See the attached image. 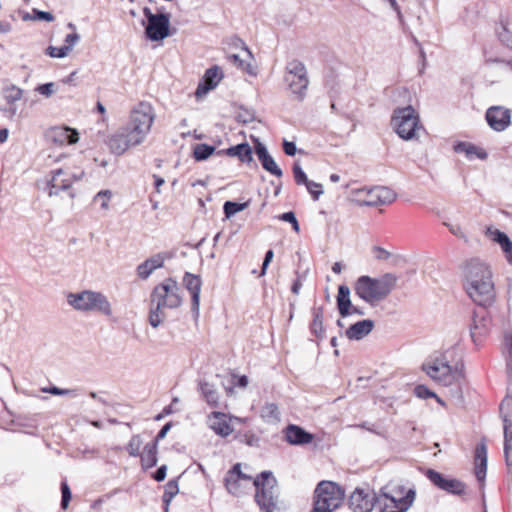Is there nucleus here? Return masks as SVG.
<instances>
[{"instance_id":"nucleus-1","label":"nucleus","mask_w":512,"mask_h":512,"mask_svg":"<svg viewBox=\"0 0 512 512\" xmlns=\"http://www.w3.org/2000/svg\"><path fill=\"white\" fill-rule=\"evenodd\" d=\"M464 288L468 296L478 305L486 306L495 297L492 272L487 263L473 258L463 266Z\"/></svg>"},{"instance_id":"nucleus-2","label":"nucleus","mask_w":512,"mask_h":512,"mask_svg":"<svg viewBox=\"0 0 512 512\" xmlns=\"http://www.w3.org/2000/svg\"><path fill=\"white\" fill-rule=\"evenodd\" d=\"M182 303L180 288L177 282L171 278L157 285L150 295L149 324L157 328L164 321V308L175 309Z\"/></svg>"},{"instance_id":"nucleus-3","label":"nucleus","mask_w":512,"mask_h":512,"mask_svg":"<svg viewBox=\"0 0 512 512\" xmlns=\"http://www.w3.org/2000/svg\"><path fill=\"white\" fill-rule=\"evenodd\" d=\"M398 278L386 273L379 278L360 276L354 285L355 294L366 303L374 306L387 298L395 288Z\"/></svg>"},{"instance_id":"nucleus-4","label":"nucleus","mask_w":512,"mask_h":512,"mask_svg":"<svg viewBox=\"0 0 512 512\" xmlns=\"http://www.w3.org/2000/svg\"><path fill=\"white\" fill-rule=\"evenodd\" d=\"M422 369L434 382L444 387L458 383L464 378L463 362L451 365L446 354L428 359L423 363Z\"/></svg>"},{"instance_id":"nucleus-5","label":"nucleus","mask_w":512,"mask_h":512,"mask_svg":"<svg viewBox=\"0 0 512 512\" xmlns=\"http://www.w3.org/2000/svg\"><path fill=\"white\" fill-rule=\"evenodd\" d=\"M414 489L406 490L403 485L394 481L381 488L377 502L381 512H406L415 500Z\"/></svg>"},{"instance_id":"nucleus-6","label":"nucleus","mask_w":512,"mask_h":512,"mask_svg":"<svg viewBox=\"0 0 512 512\" xmlns=\"http://www.w3.org/2000/svg\"><path fill=\"white\" fill-rule=\"evenodd\" d=\"M67 303L76 311L112 315V306L106 295L94 290H83L67 295Z\"/></svg>"},{"instance_id":"nucleus-7","label":"nucleus","mask_w":512,"mask_h":512,"mask_svg":"<svg viewBox=\"0 0 512 512\" xmlns=\"http://www.w3.org/2000/svg\"><path fill=\"white\" fill-rule=\"evenodd\" d=\"M255 487V501L263 512H274L277 503L279 491L277 480L270 471L261 472L252 482Z\"/></svg>"},{"instance_id":"nucleus-8","label":"nucleus","mask_w":512,"mask_h":512,"mask_svg":"<svg viewBox=\"0 0 512 512\" xmlns=\"http://www.w3.org/2000/svg\"><path fill=\"white\" fill-rule=\"evenodd\" d=\"M345 492L331 481L320 482L314 491V504L311 512H333L344 500Z\"/></svg>"},{"instance_id":"nucleus-9","label":"nucleus","mask_w":512,"mask_h":512,"mask_svg":"<svg viewBox=\"0 0 512 512\" xmlns=\"http://www.w3.org/2000/svg\"><path fill=\"white\" fill-rule=\"evenodd\" d=\"M391 123L395 132L403 140H412L422 128L418 113L412 106L397 108L394 110Z\"/></svg>"},{"instance_id":"nucleus-10","label":"nucleus","mask_w":512,"mask_h":512,"mask_svg":"<svg viewBox=\"0 0 512 512\" xmlns=\"http://www.w3.org/2000/svg\"><path fill=\"white\" fill-rule=\"evenodd\" d=\"M153 107L147 102L138 103L131 111L126 127L142 142L148 135L154 122Z\"/></svg>"},{"instance_id":"nucleus-11","label":"nucleus","mask_w":512,"mask_h":512,"mask_svg":"<svg viewBox=\"0 0 512 512\" xmlns=\"http://www.w3.org/2000/svg\"><path fill=\"white\" fill-rule=\"evenodd\" d=\"M285 82L298 101L306 97L309 86L307 69L303 62L293 59L285 67Z\"/></svg>"},{"instance_id":"nucleus-12","label":"nucleus","mask_w":512,"mask_h":512,"mask_svg":"<svg viewBox=\"0 0 512 512\" xmlns=\"http://www.w3.org/2000/svg\"><path fill=\"white\" fill-rule=\"evenodd\" d=\"M147 18L145 33L152 41H160L169 35L170 17L168 14H153L149 8L144 9Z\"/></svg>"},{"instance_id":"nucleus-13","label":"nucleus","mask_w":512,"mask_h":512,"mask_svg":"<svg viewBox=\"0 0 512 512\" xmlns=\"http://www.w3.org/2000/svg\"><path fill=\"white\" fill-rule=\"evenodd\" d=\"M143 143L126 126L121 127L107 140L111 153L115 155L124 154L129 148Z\"/></svg>"},{"instance_id":"nucleus-14","label":"nucleus","mask_w":512,"mask_h":512,"mask_svg":"<svg viewBox=\"0 0 512 512\" xmlns=\"http://www.w3.org/2000/svg\"><path fill=\"white\" fill-rule=\"evenodd\" d=\"M51 173L52 178L45 187L48 190L49 196L58 195L60 191H68L73 182L81 179L84 174L81 171L79 175H76L62 168L52 170Z\"/></svg>"},{"instance_id":"nucleus-15","label":"nucleus","mask_w":512,"mask_h":512,"mask_svg":"<svg viewBox=\"0 0 512 512\" xmlns=\"http://www.w3.org/2000/svg\"><path fill=\"white\" fill-rule=\"evenodd\" d=\"M378 496L369 489L356 488L349 497V507L355 512H370L377 502Z\"/></svg>"},{"instance_id":"nucleus-16","label":"nucleus","mask_w":512,"mask_h":512,"mask_svg":"<svg viewBox=\"0 0 512 512\" xmlns=\"http://www.w3.org/2000/svg\"><path fill=\"white\" fill-rule=\"evenodd\" d=\"M364 193L365 197L361 203L365 206H379L392 203L396 199V194L389 188L384 186H377L368 190H360Z\"/></svg>"},{"instance_id":"nucleus-17","label":"nucleus","mask_w":512,"mask_h":512,"mask_svg":"<svg viewBox=\"0 0 512 512\" xmlns=\"http://www.w3.org/2000/svg\"><path fill=\"white\" fill-rule=\"evenodd\" d=\"M45 138L48 142L59 146L75 144L79 140L77 130L67 126H55L46 130Z\"/></svg>"},{"instance_id":"nucleus-18","label":"nucleus","mask_w":512,"mask_h":512,"mask_svg":"<svg viewBox=\"0 0 512 512\" xmlns=\"http://www.w3.org/2000/svg\"><path fill=\"white\" fill-rule=\"evenodd\" d=\"M486 120L489 126L497 131H504L511 123V112L502 106H492L486 111Z\"/></svg>"},{"instance_id":"nucleus-19","label":"nucleus","mask_w":512,"mask_h":512,"mask_svg":"<svg viewBox=\"0 0 512 512\" xmlns=\"http://www.w3.org/2000/svg\"><path fill=\"white\" fill-rule=\"evenodd\" d=\"M426 476L441 490L455 495H459L464 492L465 485L457 479L445 478L441 473L432 469L427 471Z\"/></svg>"},{"instance_id":"nucleus-20","label":"nucleus","mask_w":512,"mask_h":512,"mask_svg":"<svg viewBox=\"0 0 512 512\" xmlns=\"http://www.w3.org/2000/svg\"><path fill=\"white\" fill-rule=\"evenodd\" d=\"M183 283L186 289L191 293L192 303L191 310L195 319L199 316L200 291L202 281L200 276L191 273H185Z\"/></svg>"},{"instance_id":"nucleus-21","label":"nucleus","mask_w":512,"mask_h":512,"mask_svg":"<svg viewBox=\"0 0 512 512\" xmlns=\"http://www.w3.org/2000/svg\"><path fill=\"white\" fill-rule=\"evenodd\" d=\"M254 151L261 162L262 167L267 172L276 177H281L283 175L282 170L278 167L273 157L268 153L266 146L259 139H254Z\"/></svg>"},{"instance_id":"nucleus-22","label":"nucleus","mask_w":512,"mask_h":512,"mask_svg":"<svg viewBox=\"0 0 512 512\" xmlns=\"http://www.w3.org/2000/svg\"><path fill=\"white\" fill-rule=\"evenodd\" d=\"M223 78V73L218 66H213L206 70L203 82L199 83L195 95L197 98L204 96L209 90L214 89Z\"/></svg>"},{"instance_id":"nucleus-23","label":"nucleus","mask_w":512,"mask_h":512,"mask_svg":"<svg viewBox=\"0 0 512 512\" xmlns=\"http://www.w3.org/2000/svg\"><path fill=\"white\" fill-rule=\"evenodd\" d=\"M208 426L219 436L227 437L233 432L229 417L222 412H212L207 419Z\"/></svg>"},{"instance_id":"nucleus-24","label":"nucleus","mask_w":512,"mask_h":512,"mask_svg":"<svg viewBox=\"0 0 512 512\" xmlns=\"http://www.w3.org/2000/svg\"><path fill=\"white\" fill-rule=\"evenodd\" d=\"M285 440L291 445H305L313 441V434L307 432L302 427L289 424L284 430Z\"/></svg>"},{"instance_id":"nucleus-25","label":"nucleus","mask_w":512,"mask_h":512,"mask_svg":"<svg viewBox=\"0 0 512 512\" xmlns=\"http://www.w3.org/2000/svg\"><path fill=\"white\" fill-rule=\"evenodd\" d=\"M374 328V321L364 319L352 324L346 331L345 335L350 340H361L367 336Z\"/></svg>"},{"instance_id":"nucleus-26","label":"nucleus","mask_w":512,"mask_h":512,"mask_svg":"<svg viewBox=\"0 0 512 512\" xmlns=\"http://www.w3.org/2000/svg\"><path fill=\"white\" fill-rule=\"evenodd\" d=\"M163 264V256L161 254H156L137 266V275L140 279L145 280L153 273L154 270L161 268Z\"/></svg>"},{"instance_id":"nucleus-27","label":"nucleus","mask_w":512,"mask_h":512,"mask_svg":"<svg viewBox=\"0 0 512 512\" xmlns=\"http://www.w3.org/2000/svg\"><path fill=\"white\" fill-rule=\"evenodd\" d=\"M216 154L238 157L243 163H251L253 161L252 149L247 143H241L226 150H219Z\"/></svg>"},{"instance_id":"nucleus-28","label":"nucleus","mask_w":512,"mask_h":512,"mask_svg":"<svg viewBox=\"0 0 512 512\" xmlns=\"http://www.w3.org/2000/svg\"><path fill=\"white\" fill-rule=\"evenodd\" d=\"M240 475V463H237L228 472L225 478V485L229 493L234 496H239L243 493L242 482Z\"/></svg>"},{"instance_id":"nucleus-29","label":"nucleus","mask_w":512,"mask_h":512,"mask_svg":"<svg viewBox=\"0 0 512 512\" xmlns=\"http://www.w3.org/2000/svg\"><path fill=\"white\" fill-rule=\"evenodd\" d=\"M487 470V447L485 443H479L475 449V475L479 481H483Z\"/></svg>"},{"instance_id":"nucleus-30","label":"nucleus","mask_w":512,"mask_h":512,"mask_svg":"<svg viewBox=\"0 0 512 512\" xmlns=\"http://www.w3.org/2000/svg\"><path fill=\"white\" fill-rule=\"evenodd\" d=\"M454 151L456 153H464L469 160L474 158L485 160L488 157L487 152L483 148L469 142H458L454 145Z\"/></svg>"},{"instance_id":"nucleus-31","label":"nucleus","mask_w":512,"mask_h":512,"mask_svg":"<svg viewBox=\"0 0 512 512\" xmlns=\"http://www.w3.org/2000/svg\"><path fill=\"white\" fill-rule=\"evenodd\" d=\"M337 308L342 318L348 317L352 314L351 307L352 303L350 300V289L346 285H340L338 287L337 294Z\"/></svg>"},{"instance_id":"nucleus-32","label":"nucleus","mask_w":512,"mask_h":512,"mask_svg":"<svg viewBox=\"0 0 512 512\" xmlns=\"http://www.w3.org/2000/svg\"><path fill=\"white\" fill-rule=\"evenodd\" d=\"M198 390L200 391L202 398L210 407H218L220 395L214 384L207 381H200L198 384Z\"/></svg>"},{"instance_id":"nucleus-33","label":"nucleus","mask_w":512,"mask_h":512,"mask_svg":"<svg viewBox=\"0 0 512 512\" xmlns=\"http://www.w3.org/2000/svg\"><path fill=\"white\" fill-rule=\"evenodd\" d=\"M141 464L144 469H150L157 464V443L152 442L145 445L143 453L140 454Z\"/></svg>"},{"instance_id":"nucleus-34","label":"nucleus","mask_w":512,"mask_h":512,"mask_svg":"<svg viewBox=\"0 0 512 512\" xmlns=\"http://www.w3.org/2000/svg\"><path fill=\"white\" fill-rule=\"evenodd\" d=\"M486 235L489 236L494 242L498 243L501 246L503 252L511 249L512 241L504 232L498 229H493L492 227H488L486 229Z\"/></svg>"},{"instance_id":"nucleus-35","label":"nucleus","mask_w":512,"mask_h":512,"mask_svg":"<svg viewBox=\"0 0 512 512\" xmlns=\"http://www.w3.org/2000/svg\"><path fill=\"white\" fill-rule=\"evenodd\" d=\"M293 175L295 182L298 185H305L307 190H311V187L321 188V184L308 180L298 161L293 165Z\"/></svg>"},{"instance_id":"nucleus-36","label":"nucleus","mask_w":512,"mask_h":512,"mask_svg":"<svg viewBox=\"0 0 512 512\" xmlns=\"http://www.w3.org/2000/svg\"><path fill=\"white\" fill-rule=\"evenodd\" d=\"M67 27L72 30L71 33L67 34L64 39V45L60 54H69L73 47L79 42L80 35L76 32V26L73 23H68Z\"/></svg>"},{"instance_id":"nucleus-37","label":"nucleus","mask_w":512,"mask_h":512,"mask_svg":"<svg viewBox=\"0 0 512 512\" xmlns=\"http://www.w3.org/2000/svg\"><path fill=\"white\" fill-rule=\"evenodd\" d=\"M261 417L268 423L280 421V412L275 403H266L261 410Z\"/></svg>"},{"instance_id":"nucleus-38","label":"nucleus","mask_w":512,"mask_h":512,"mask_svg":"<svg viewBox=\"0 0 512 512\" xmlns=\"http://www.w3.org/2000/svg\"><path fill=\"white\" fill-rule=\"evenodd\" d=\"M311 332L318 338L323 337V309L321 307L313 310V320L311 323Z\"/></svg>"},{"instance_id":"nucleus-39","label":"nucleus","mask_w":512,"mask_h":512,"mask_svg":"<svg viewBox=\"0 0 512 512\" xmlns=\"http://www.w3.org/2000/svg\"><path fill=\"white\" fill-rule=\"evenodd\" d=\"M216 152V148L207 144H196L193 149V156L197 161H204Z\"/></svg>"},{"instance_id":"nucleus-40","label":"nucleus","mask_w":512,"mask_h":512,"mask_svg":"<svg viewBox=\"0 0 512 512\" xmlns=\"http://www.w3.org/2000/svg\"><path fill=\"white\" fill-rule=\"evenodd\" d=\"M23 90L15 85H8L3 88V97L9 104H14L16 101L21 100Z\"/></svg>"},{"instance_id":"nucleus-41","label":"nucleus","mask_w":512,"mask_h":512,"mask_svg":"<svg viewBox=\"0 0 512 512\" xmlns=\"http://www.w3.org/2000/svg\"><path fill=\"white\" fill-rule=\"evenodd\" d=\"M248 207V202L237 203L232 201H226L223 206L224 214L226 218H230L236 213L245 210Z\"/></svg>"},{"instance_id":"nucleus-42","label":"nucleus","mask_w":512,"mask_h":512,"mask_svg":"<svg viewBox=\"0 0 512 512\" xmlns=\"http://www.w3.org/2000/svg\"><path fill=\"white\" fill-rule=\"evenodd\" d=\"M179 492L178 482L176 480H170L165 485V491L163 495V502L166 506V509L168 508L169 503L171 502L172 498L177 495Z\"/></svg>"},{"instance_id":"nucleus-43","label":"nucleus","mask_w":512,"mask_h":512,"mask_svg":"<svg viewBox=\"0 0 512 512\" xmlns=\"http://www.w3.org/2000/svg\"><path fill=\"white\" fill-rule=\"evenodd\" d=\"M143 445V441L140 435H133L126 446V450L132 457L140 456V449Z\"/></svg>"},{"instance_id":"nucleus-44","label":"nucleus","mask_w":512,"mask_h":512,"mask_svg":"<svg viewBox=\"0 0 512 512\" xmlns=\"http://www.w3.org/2000/svg\"><path fill=\"white\" fill-rule=\"evenodd\" d=\"M112 197V192L110 190H101L94 196V202L100 203V206L103 210H107L109 208V201Z\"/></svg>"},{"instance_id":"nucleus-45","label":"nucleus","mask_w":512,"mask_h":512,"mask_svg":"<svg viewBox=\"0 0 512 512\" xmlns=\"http://www.w3.org/2000/svg\"><path fill=\"white\" fill-rule=\"evenodd\" d=\"M41 391L44 393H50L52 395H58V396H71V397L77 396V391L75 389H62V388H58L56 386H51L48 388H41Z\"/></svg>"},{"instance_id":"nucleus-46","label":"nucleus","mask_w":512,"mask_h":512,"mask_svg":"<svg viewBox=\"0 0 512 512\" xmlns=\"http://www.w3.org/2000/svg\"><path fill=\"white\" fill-rule=\"evenodd\" d=\"M61 494H62L61 508L65 510L68 508L70 500L72 498V493H71L70 487L66 481H63L61 483Z\"/></svg>"},{"instance_id":"nucleus-47","label":"nucleus","mask_w":512,"mask_h":512,"mask_svg":"<svg viewBox=\"0 0 512 512\" xmlns=\"http://www.w3.org/2000/svg\"><path fill=\"white\" fill-rule=\"evenodd\" d=\"M279 219L284 222H288L292 225V228L295 232H299L300 227L299 223L296 219L295 214L292 211L285 212L279 216Z\"/></svg>"},{"instance_id":"nucleus-48","label":"nucleus","mask_w":512,"mask_h":512,"mask_svg":"<svg viewBox=\"0 0 512 512\" xmlns=\"http://www.w3.org/2000/svg\"><path fill=\"white\" fill-rule=\"evenodd\" d=\"M485 64L486 65L501 64L503 71H509V70L512 71V60L506 61L501 58L488 57L485 59Z\"/></svg>"},{"instance_id":"nucleus-49","label":"nucleus","mask_w":512,"mask_h":512,"mask_svg":"<svg viewBox=\"0 0 512 512\" xmlns=\"http://www.w3.org/2000/svg\"><path fill=\"white\" fill-rule=\"evenodd\" d=\"M414 393L421 399H428L430 397H436L435 393L429 390L425 385H418L414 389Z\"/></svg>"},{"instance_id":"nucleus-50","label":"nucleus","mask_w":512,"mask_h":512,"mask_svg":"<svg viewBox=\"0 0 512 512\" xmlns=\"http://www.w3.org/2000/svg\"><path fill=\"white\" fill-rule=\"evenodd\" d=\"M54 19L55 17L52 13L34 9V21L52 22Z\"/></svg>"},{"instance_id":"nucleus-51","label":"nucleus","mask_w":512,"mask_h":512,"mask_svg":"<svg viewBox=\"0 0 512 512\" xmlns=\"http://www.w3.org/2000/svg\"><path fill=\"white\" fill-rule=\"evenodd\" d=\"M36 91H38L41 95L48 98L55 92V84L50 82L40 85L36 88Z\"/></svg>"},{"instance_id":"nucleus-52","label":"nucleus","mask_w":512,"mask_h":512,"mask_svg":"<svg viewBox=\"0 0 512 512\" xmlns=\"http://www.w3.org/2000/svg\"><path fill=\"white\" fill-rule=\"evenodd\" d=\"M501 28L502 31L497 32L500 41L506 44L507 46H512V35L509 33V31L504 25H502Z\"/></svg>"},{"instance_id":"nucleus-53","label":"nucleus","mask_w":512,"mask_h":512,"mask_svg":"<svg viewBox=\"0 0 512 512\" xmlns=\"http://www.w3.org/2000/svg\"><path fill=\"white\" fill-rule=\"evenodd\" d=\"M373 252L377 260H388L391 256L390 252L380 246H374Z\"/></svg>"},{"instance_id":"nucleus-54","label":"nucleus","mask_w":512,"mask_h":512,"mask_svg":"<svg viewBox=\"0 0 512 512\" xmlns=\"http://www.w3.org/2000/svg\"><path fill=\"white\" fill-rule=\"evenodd\" d=\"M283 150L285 154L288 156H294L297 152V148L294 142H289L287 140H284L283 142Z\"/></svg>"},{"instance_id":"nucleus-55","label":"nucleus","mask_w":512,"mask_h":512,"mask_svg":"<svg viewBox=\"0 0 512 512\" xmlns=\"http://www.w3.org/2000/svg\"><path fill=\"white\" fill-rule=\"evenodd\" d=\"M273 257H274L273 250H271V249L268 250L265 254L264 261L262 264L261 275H264L266 273L267 267L270 264V262L272 261Z\"/></svg>"},{"instance_id":"nucleus-56","label":"nucleus","mask_w":512,"mask_h":512,"mask_svg":"<svg viewBox=\"0 0 512 512\" xmlns=\"http://www.w3.org/2000/svg\"><path fill=\"white\" fill-rule=\"evenodd\" d=\"M60 50H62V46L61 47L49 46L46 51L49 56L54 57V58H64L68 55V54H60Z\"/></svg>"},{"instance_id":"nucleus-57","label":"nucleus","mask_w":512,"mask_h":512,"mask_svg":"<svg viewBox=\"0 0 512 512\" xmlns=\"http://www.w3.org/2000/svg\"><path fill=\"white\" fill-rule=\"evenodd\" d=\"M166 473H167V466L166 465H162L160 466L156 472L154 473L153 475V478L157 481V482H161L165 479L166 477Z\"/></svg>"},{"instance_id":"nucleus-58","label":"nucleus","mask_w":512,"mask_h":512,"mask_svg":"<svg viewBox=\"0 0 512 512\" xmlns=\"http://www.w3.org/2000/svg\"><path fill=\"white\" fill-rule=\"evenodd\" d=\"M171 428V423H166L161 429L160 431L158 432V434L156 435V438L154 440V442H156L158 444V442L162 439H164L168 433V431L170 430Z\"/></svg>"},{"instance_id":"nucleus-59","label":"nucleus","mask_w":512,"mask_h":512,"mask_svg":"<svg viewBox=\"0 0 512 512\" xmlns=\"http://www.w3.org/2000/svg\"><path fill=\"white\" fill-rule=\"evenodd\" d=\"M446 225L448 226L450 232L453 235H455V236H457L459 238H465V234H464L462 228L459 225H457V224H455V225L446 224Z\"/></svg>"},{"instance_id":"nucleus-60","label":"nucleus","mask_w":512,"mask_h":512,"mask_svg":"<svg viewBox=\"0 0 512 512\" xmlns=\"http://www.w3.org/2000/svg\"><path fill=\"white\" fill-rule=\"evenodd\" d=\"M228 59L233 63L235 64L237 67L239 68H242L244 69L245 68V64H244V60H242L239 55L237 54H231L228 56Z\"/></svg>"},{"instance_id":"nucleus-61","label":"nucleus","mask_w":512,"mask_h":512,"mask_svg":"<svg viewBox=\"0 0 512 512\" xmlns=\"http://www.w3.org/2000/svg\"><path fill=\"white\" fill-rule=\"evenodd\" d=\"M308 191L312 195L314 200H318L319 197L323 194L322 187L321 188L311 187V190H308Z\"/></svg>"},{"instance_id":"nucleus-62","label":"nucleus","mask_w":512,"mask_h":512,"mask_svg":"<svg viewBox=\"0 0 512 512\" xmlns=\"http://www.w3.org/2000/svg\"><path fill=\"white\" fill-rule=\"evenodd\" d=\"M505 346L508 349L509 355H512V335L506 334L505 335Z\"/></svg>"},{"instance_id":"nucleus-63","label":"nucleus","mask_w":512,"mask_h":512,"mask_svg":"<svg viewBox=\"0 0 512 512\" xmlns=\"http://www.w3.org/2000/svg\"><path fill=\"white\" fill-rule=\"evenodd\" d=\"M302 287V283L299 279L295 280L294 283L292 284V287H291V291L292 293L294 294H298L300 289Z\"/></svg>"},{"instance_id":"nucleus-64","label":"nucleus","mask_w":512,"mask_h":512,"mask_svg":"<svg viewBox=\"0 0 512 512\" xmlns=\"http://www.w3.org/2000/svg\"><path fill=\"white\" fill-rule=\"evenodd\" d=\"M236 385L241 388H245L248 385V378L245 375L239 377Z\"/></svg>"}]
</instances>
